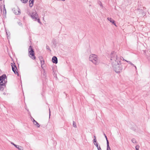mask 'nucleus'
<instances>
[{"mask_svg":"<svg viewBox=\"0 0 150 150\" xmlns=\"http://www.w3.org/2000/svg\"><path fill=\"white\" fill-rule=\"evenodd\" d=\"M107 19L115 26H117L115 23V21L113 19H112L111 18L109 17H108L107 18Z\"/></svg>","mask_w":150,"mask_h":150,"instance_id":"9","label":"nucleus"},{"mask_svg":"<svg viewBox=\"0 0 150 150\" xmlns=\"http://www.w3.org/2000/svg\"><path fill=\"white\" fill-rule=\"evenodd\" d=\"M29 2L30 7H32L33 5L34 0H29Z\"/></svg>","mask_w":150,"mask_h":150,"instance_id":"14","label":"nucleus"},{"mask_svg":"<svg viewBox=\"0 0 150 150\" xmlns=\"http://www.w3.org/2000/svg\"><path fill=\"white\" fill-rule=\"evenodd\" d=\"M73 126L74 127L76 128V124L75 122H73Z\"/></svg>","mask_w":150,"mask_h":150,"instance_id":"23","label":"nucleus"},{"mask_svg":"<svg viewBox=\"0 0 150 150\" xmlns=\"http://www.w3.org/2000/svg\"><path fill=\"white\" fill-rule=\"evenodd\" d=\"M2 0H0V1H2Z\"/></svg>","mask_w":150,"mask_h":150,"instance_id":"39","label":"nucleus"},{"mask_svg":"<svg viewBox=\"0 0 150 150\" xmlns=\"http://www.w3.org/2000/svg\"><path fill=\"white\" fill-rule=\"evenodd\" d=\"M49 117H50V108H49Z\"/></svg>","mask_w":150,"mask_h":150,"instance_id":"34","label":"nucleus"},{"mask_svg":"<svg viewBox=\"0 0 150 150\" xmlns=\"http://www.w3.org/2000/svg\"><path fill=\"white\" fill-rule=\"evenodd\" d=\"M52 61L53 63L57 64L58 62L57 57L55 56H53L52 58Z\"/></svg>","mask_w":150,"mask_h":150,"instance_id":"10","label":"nucleus"},{"mask_svg":"<svg viewBox=\"0 0 150 150\" xmlns=\"http://www.w3.org/2000/svg\"><path fill=\"white\" fill-rule=\"evenodd\" d=\"M46 48L47 50H49L50 52H51V50H50L49 47L47 45L46 46Z\"/></svg>","mask_w":150,"mask_h":150,"instance_id":"25","label":"nucleus"},{"mask_svg":"<svg viewBox=\"0 0 150 150\" xmlns=\"http://www.w3.org/2000/svg\"><path fill=\"white\" fill-rule=\"evenodd\" d=\"M39 59L40 61L42 60V59H43V57L42 56H40L39 57Z\"/></svg>","mask_w":150,"mask_h":150,"instance_id":"31","label":"nucleus"},{"mask_svg":"<svg viewBox=\"0 0 150 150\" xmlns=\"http://www.w3.org/2000/svg\"><path fill=\"white\" fill-rule=\"evenodd\" d=\"M5 87L6 86H5V84L0 83V90L1 91H3Z\"/></svg>","mask_w":150,"mask_h":150,"instance_id":"12","label":"nucleus"},{"mask_svg":"<svg viewBox=\"0 0 150 150\" xmlns=\"http://www.w3.org/2000/svg\"><path fill=\"white\" fill-rule=\"evenodd\" d=\"M116 60L114 62L112 63V67L117 73H119L122 69V66L121 65L120 60L119 58L116 57Z\"/></svg>","mask_w":150,"mask_h":150,"instance_id":"1","label":"nucleus"},{"mask_svg":"<svg viewBox=\"0 0 150 150\" xmlns=\"http://www.w3.org/2000/svg\"><path fill=\"white\" fill-rule=\"evenodd\" d=\"M4 12L5 13V16H6V9L5 8V5H4V8H3V13H4Z\"/></svg>","mask_w":150,"mask_h":150,"instance_id":"20","label":"nucleus"},{"mask_svg":"<svg viewBox=\"0 0 150 150\" xmlns=\"http://www.w3.org/2000/svg\"><path fill=\"white\" fill-rule=\"evenodd\" d=\"M18 25H19L20 26H22V23H21V22L19 21V22H17Z\"/></svg>","mask_w":150,"mask_h":150,"instance_id":"30","label":"nucleus"},{"mask_svg":"<svg viewBox=\"0 0 150 150\" xmlns=\"http://www.w3.org/2000/svg\"><path fill=\"white\" fill-rule=\"evenodd\" d=\"M103 134H104V135L105 136V138H106V140L107 142H108V138H107V137L106 136V135L104 133H103Z\"/></svg>","mask_w":150,"mask_h":150,"instance_id":"28","label":"nucleus"},{"mask_svg":"<svg viewBox=\"0 0 150 150\" xmlns=\"http://www.w3.org/2000/svg\"><path fill=\"white\" fill-rule=\"evenodd\" d=\"M7 83V79H5L4 81V84H5V86H6V84Z\"/></svg>","mask_w":150,"mask_h":150,"instance_id":"27","label":"nucleus"},{"mask_svg":"<svg viewBox=\"0 0 150 150\" xmlns=\"http://www.w3.org/2000/svg\"><path fill=\"white\" fill-rule=\"evenodd\" d=\"M33 123L35 125H36L38 127H40L39 124L36 121H35L34 118H33Z\"/></svg>","mask_w":150,"mask_h":150,"instance_id":"15","label":"nucleus"},{"mask_svg":"<svg viewBox=\"0 0 150 150\" xmlns=\"http://www.w3.org/2000/svg\"><path fill=\"white\" fill-rule=\"evenodd\" d=\"M99 4L101 6H102V4L101 2H100V3Z\"/></svg>","mask_w":150,"mask_h":150,"instance_id":"33","label":"nucleus"},{"mask_svg":"<svg viewBox=\"0 0 150 150\" xmlns=\"http://www.w3.org/2000/svg\"><path fill=\"white\" fill-rule=\"evenodd\" d=\"M11 144H12L13 145V146H14L16 148H17V149H18V150H22L21 149V148H20L19 147H21L22 148V147H21V146H19V145H16L15 144H14L13 143V142H11Z\"/></svg>","mask_w":150,"mask_h":150,"instance_id":"11","label":"nucleus"},{"mask_svg":"<svg viewBox=\"0 0 150 150\" xmlns=\"http://www.w3.org/2000/svg\"><path fill=\"white\" fill-rule=\"evenodd\" d=\"M12 11H13L14 13L16 15H19L20 13V10L18 7L17 9L13 8L12 9Z\"/></svg>","mask_w":150,"mask_h":150,"instance_id":"7","label":"nucleus"},{"mask_svg":"<svg viewBox=\"0 0 150 150\" xmlns=\"http://www.w3.org/2000/svg\"><path fill=\"white\" fill-rule=\"evenodd\" d=\"M5 79H7V77L6 74H3L0 76V81H4Z\"/></svg>","mask_w":150,"mask_h":150,"instance_id":"8","label":"nucleus"},{"mask_svg":"<svg viewBox=\"0 0 150 150\" xmlns=\"http://www.w3.org/2000/svg\"><path fill=\"white\" fill-rule=\"evenodd\" d=\"M22 3L24 4L26 3L28 1V0H20Z\"/></svg>","mask_w":150,"mask_h":150,"instance_id":"22","label":"nucleus"},{"mask_svg":"<svg viewBox=\"0 0 150 150\" xmlns=\"http://www.w3.org/2000/svg\"><path fill=\"white\" fill-rule=\"evenodd\" d=\"M0 83L1 84H4V81H0Z\"/></svg>","mask_w":150,"mask_h":150,"instance_id":"32","label":"nucleus"},{"mask_svg":"<svg viewBox=\"0 0 150 150\" xmlns=\"http://www.w3.org/2000/svg\"><path fill=\"white\" fill-rule=\"evenodd\" d=\"M125 61L127 62L129 64L131 65L134 67H135V69L136 70L137 69V67L135 66L131 62H130L129 61H128L126 60H125Z\"/></svg>","mask_w":150,"mask_h":150,"instance_id":"17","label":"nucleus"},{"mask_svg":"<svg viewBox=\"0 0 150 150\" xmlns=\"http://www.w3.org/2000/svg\"><path fill=\"white\" fill-rule=\"evenodd\" d=\"M52 43L55 47H56L57 45V41L56 39H53L52 41Z\"/></svg>","mask_w":150,"mask_h":150,"instance_id":"16","label":"nucleus"},{"mask_svg":"<svg viewBox=\"0 0 150 150\" xmlns=\"http://www.w3.org/2000/svg\"><path fill=\"white\" fill-rule=\"evenodd\" d=\"M107 142V150H111L109 146V141Z\"/></svg>","mask_w":150,"mask_h":150,"instance_id":"18","label":"nucleus"},{"mask_svg":"<svg viewBox=\"0 0 150 150\" xmlns=\"http://www.w3.org/2000/svg\"><path fill=\"white\" fill-rule=\"evenodd\" d=\"M123 59V57H120V58H119L120 60L121 59Z\"/></svg>","mask_w":150,"mask_h":150,"instance_id":"36","label":"nucleus"},{"mask_svg":"<svg viewBox=\"0 0 150 150\" xmlns=\"http://www.w3.org/2000/svg\"><path fill=\"white\" fill-rule=\"evenodd\" d=\"M30 16L34 21H37L40 23H41L40 19L38 18V14H37L35 10L33 11H32V14L30 15Z\"/></svg>","mask_w":150,"mask_h":150,"instance_id":"4","label":"nucleus"},{"mask_svg":"<svg viewBox=\"0 0 150 150\" xmlns=\"http://www.w3.org/2000/svg\"><path fill=\"white\" fill-rule=\"evenodd\" d=\"M115 52L114 51L112 52L111 54V58L110 60H115H115H116V57L119 58L118 57H117V55H116V56L115 55Z\"/></svg>","mask_w":150,"mask_h":150,"instance_id":"6","label":"nucleus"},{"mask_svg":"<svg viewBox=\"0 0 150 150\" xmlns=\"http://www.w3.org/2000/svg\"><path fill=\"white\" fill-rule=\"evenodd\" d=\"M139 146L138 145H136L135 147V148L136 149V150H139Z\"/></svg>","mask_w":150,"mask_h":150,"instance_id":"26","label":"nucleus"},{"mask_svg":"<svg viewBox=\"0 0 150 150\" xmlns=\"http://www.w3.org/2000/svg\"><path fill=\"white\" fill-rule=\"evenodd\" d=\"M93 144L96 146L98 150H102L100 145L98 146L97 142L93 143Z\"/></svg>","mask_w":150,"mask_h":150,"instance_id":"13","label":"nucleus"},{"mask_svg":"<svg viewBox=\"0 0 150 150\" xmlns=\"http://www.w3.org/2000/svg\"><path fill=\"white\" fill-rule=\"evenodd\" d=\"M41 65H43L44 63V60H42L40 61Z\"/></svg>","mask_w":150,"mask_h":150,"instance_id":"29","label":"nucleus"},{"mask_svg":"<svg viewBox=\"0 0 150 150\" xmlns=\"http://www.w3.org/2000/svg\"><path fill=\"white\" fill-rule=\"evenodd\" d=\"M93 137L94 138V139L93 140V143H96V142H97V139H96V138L95 136V135H93Z\"/></svg>","mask_w":150,"mask_h":150,"instance_id":"19","label":"nucleus"},{"mask_svg":"<svg viewBox=\"0 0 150 150\" xmlns=\"http://www.w3.org/2000/svg\"><path fill=\"white\" fill-rule=\"evenodd\" d=\"M97 56L95 54H91L89 57V60L92 62L94 64L97 65L99 63V62L97 58Z\"/></svg>","mask_w":150,"mask_h":150,"instance_id":"3","label":"nucleus"},{"mask_svg":"<svg viewBox=\"0 0 150 150\" xmlns=\"http://www.w3.org/2000/svg\"><path fill=\"white\" fill-rule=\"evenodd\" d=\"M0 9L1 10V11H2V7L1 6H0Z\"/></svg>","mask_w":150,"mask_h":150,"instance_id":"35","label":"nucleus"},{"mask_svg":"<svg viewBox=\"0 0 150 150\" xmlns=\"http://www.w3.org/2000/svg\"><path fill=\"white\" fill-rule=\"evenodd\" d=\"M28 54L29 57L32 59L35 60L36 59L34 50L33 46L31 45L29 47L28 49Z\"/></svg>","mask_w":150,"mask_h":150,"instance_id":"2","label":"nucleus"},{"mask_svg":"<svg viewBox=\"0 0 150 150\" xmlns=\"http://www.w3.org/2000/svg\"><path fill=\"white\" fill-rule=\"evenodd\" d=\"M53 76L54 77H56V78H57V74L55 73V72H54V70L53 69Z\"/></svg>","mask_w":150,"mask_h":150,"instance_id":"21","label":"nucleus"},{"mask_svg":"<svg viewBox=\"0 0 150 150\" xmlns=\"http://www.w3.org/2000/svg\"><path fill=\"white\" fill-rule=\"evenodd\" d=\"M11 65L12 67V69L13 71L14 72L15 74L17 75L18 76H19V73L17 69V67L15 65V64L14 63V64L12 63H11Z\"/></svg>","mask_w":150,"mask_h":150,"instance_id":"5","label":"nucleus"},{"mask_svg":"<svg viewBox=\"0 0 150 150\" xmlns=\"http://www.w3.org/2000/svg\"><path fill=\"white\" fill-rule=\"evenodd\" d=\"M123 60L124 61H125V60H126L125 59H124L123 58Z\"/></svg>","mask_w":150,"mask_h":150,"instance_id":"38","label":"nucleus"},{"mask_svg":"<svg viewBox=\"0 0 150 150\" xmlns=\"http://www.w3.org/2000/svg\"><path fill=\"white\" fill-rule=\"evenodd\" d=\"M41 67L42 68H43V67H42V65H41Z\"/></svg>","mask_w":150,"mask_h":150,"instance_id":"37","label":"nucleus"},{"mask_svg":"<svg viewBox=\"0 0 150 150\" xmlns=\"http://www.w3.org/2000/svg\"><path fill=\"white\" fill-rule=\"evenodd\" d=\"M131 141L133 143H136L137 142L136 139L134 138L132 139Z\"/></svg>","mask_w":150,"mask_h":150,"instance_id":"24","label":"nucleus"}]
</instances>
